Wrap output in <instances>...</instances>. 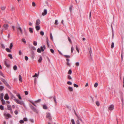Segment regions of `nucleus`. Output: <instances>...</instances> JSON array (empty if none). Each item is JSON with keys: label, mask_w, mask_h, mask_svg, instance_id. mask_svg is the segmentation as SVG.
Listing matches in <instances>:
<instances>
[{"label": "nucleus", "mask_w": 124, "mask_h": 124, "mask_svg": "<svg viewBox=\"0 0 124 124\" xmlns=\"http://www.w3.org/2000/svg\"><path fill=\"white\" fill-rule=\"evenodd\" d=\"M114 106L113 105H111L108 108V109L110 110H113L114 109Z\"/></svg>", "instance_id": "1a4fd4ad"}, {"label": "nucleus", "mask_w": 124, "mask_h": 124, "mask_svg": "<svg viewBox=\"0 0 124 124\" xmlns=\"http://www.w3.org/2000/svg\"><path fill=\"white\" fill-rule=\"evenodd\" d=\"M19 79L20 81L22 82V78L21 76L20 75L19 76Z\"/></svg>", "instance_id": "412c9836"}, {"label": "nucleus", "mask_w": 124, "mask_h": 124, "mask_svg": "<svg viewBox=\"0 0 124 124\" xmlns=\"http://www.w3.org/2000/svg\"><path fill=\"white\" fill-rule=\"evenodd\" d=\"M13 69L14 70H16L17 69V66L16 65H15L14 66V67H13Z\"/></svg>", "instance_id": "b1692460"}, {"label": "nucleus", "mask_w": 124, "mask_h": 124, "mask_svg": "<svg viewBox=\"0 0 124 124\" xmlns=\"http://www.w3.org/2000/svg\"><path fill=\"white\" fill-rule=\"evenodd\" d=\"M6 50L8 52H11V50L8 48H6Z\"/></svg>", "instance_id": "a878e982"}, {"label": "nucleus", "mask_w": 124, "mask_h": 124, "mask_svg": "<svg viewBox=\"0 0 124 124\" xmlns=\"http://www.w3.org/2000/svg\"><path fill=\"white\" fill-rule=\"evenodd\" d=\"M96 104L98 106H99L100 105V103L98 101H97L96 102Z\"/></svg>", "instance_id": "8fccbe9b"}, {"label": "nucleus", "mask_w": 124, "mask_h": 124, "mask_svg": "<svg viewBox=\"0 0 124 124\" xmlns=\"http://www.w3.org/2000/svg\"><path fill=\"white\" fill-rule=\"evenodd\" d=\"M74 50V47L73 46H71V51L72 53H73V52Z\"/></svg>", "instance_id": "4c0bfd02"}, {"label": "nucleus", "mask_w": 124, "mask_h": 124, "mask_svg": "<svg viewBox=\"0 0 124 124\" xmlns=\"http://www.w3.org/2000/svg\"><path fill=\"white\" fill-rule=\"evenodd\" d=\"M67 77H68V78L69 79H72V78H71V76L70 75H68Z\"/></svg>", "instance_id": "c9c22d12"}, {"label": "nucleus", "mask_w": 124, "mask_h": 124, "mask_svg": "<svg viewBox=\"0 0 124 124\" xmlns=\"http://www.w3.org/2000/svg\"><path fill=\"white\" fill-rule=\"evenodd\" d=\"M40 23V21L39 19H38L36 21V24L37 25H39Z\"/></svg>", "instance_id": "9d476101"}, {"label": "nucleus", "mask_w": 124, "mask_h": 124, "mask_svg": "<svg viewBox=\"0 0 124 124\" xmlns=\"http://www.w3.org/2000/svg\"><path fill=\"white\" fill-rule=\"evenodd\" d=\"M47 10L46 9H44L42 13V14L43 16H44L46 15L47 14Z\"/></svg>", "instance_id": "6e6552de"}, {"label": "nucleus", "mask_w": 124, "mask_h": 124, "mask_svg": "<svg viewBox=\"0 0 124 124\" xmlns=\"http://www.w3.org/2000/svg\"><path fill=\"white\" fill-rule=\"evenodd\" d=\"M98 85V83H95L94 85V87H97Z\"/></svg>", "instance_id": "a18cd8bd"}, {"label": "nucleus", "mask_w": 124, "mask_h": 124, "mask_svg": "<svg viewBox=\"0 0 124 124\" xmlns=\"http://www.w3.org/2000/svg\"><path fill=\"white\" fill-rule=\"evenodd\" d=\"M41 101V99H39L35 101V103L39 102H40Z\"/></svg>", "instance_id": "cd10ccee"}, {"label": "nucleus", "mask_w": 124, "mask_h": 124, "mask_svg": "<svg viewBox=\"0 0 124 124\" xmlns=\"http://www.w3.org/2000/svg\"><path fill=\"white\" fill-rule=\"evenodd\" d=\"M35 28L37 31H38L40 29V27L38 25H37L35 26Z\"/></svg>", "instance_id": "dca6fc26"}, {"label": "nucleus", "mask_w": 124, "mask_h": 124, "mask_svg": "<svg viewBox=\"0 0 124 124\" xmlns=\"http://www.w3.org/2000/svg\"><path fill=\"white\" fill-rule=\"evenodd\" d=\"M14 100L18 104H19L21 105L23 104V103L22 101H19L18 100L16 99H14Z\"/></svg>", "instance_id": "f03ea898"}, {"label": "nucleus", "mask_w": 124, "mask_h": 124, "mask_svg": "<svg viewBox=\"0 0 124 124\" xmlns=\"http://www.w3.org/2000/svg\"><path fill=\"white\" fill-rule=\"evenodd\" d=\"M0 75L2 76L4 78L5 77V76L4 75L3 73L1 71H0Z\"/></svg>", "instance_id": "e433bc0d"}, {"label": "nucleus", "mask_w": 124, "mask_h": 124, "mask_svg": "<svg viewBox=\"0 0 124 124\" xmlns=\"http://www.w3.org/2000/svg\"><path fill=\"white\" fill-rule=\"evenodd\" d=\"M2 102V104L3 105H4L5 104V101L3 100L2 101H1Z\"/></svg>", "instance_id": "6e6d98bb"}, {"label": "nucleus", "mask_w": 124, "mask_h": 124, "mask_svg": "<svg viewBox=\"0 0 124 124\" xmlns=\"http://www.w3.org/2000/svg\"><path fill=\"white\" fill-rule=\"evenodd\" d=\"M32 5L33 7H35L36 6V4L34 2H33L32 3Z\"/></svg>", "instance_id": "338daca9"}, {"label": "nucleus", "mask_w": 124, "mask_h": 124, "mask_svg": "<svg viewBox=\"0 0 124 124\" xmlns=\"http://www.w3.org/2000/svg\"><path fill=\"white\" fill-rule=\"evenodd\" d=\"M73 85L74 87H76L77 88L78 87V85H77L75 84H73Z\"/></svg>", "instance_id": "37998d69"}, {"label": "nucleus", "mask_w": 124, "mask_h": 124, "mask_svg": "<svg viewBox=\"0 0 124 124\" xmlns=\"http://www.w3.org/2000/svg\"><path fill=\"white\" fill-rule=\"evenodd\" d=\"M64 56L66 58H70V56L69 55H64Z\"/></svg>", "instance_id": "69168bd1"}, {"label": "nucleus", "mask_w": 124, "mask_h": 124, "mask_svg": "<svg viewBox=\"0 0 124 124\" xmlns=\"http://www.w3.org/2000/svg\"><path fill=\"white\" fill-rule=\"evenodd\" d=\"M16 28L17 30L21 34H23L21 28L20 26L19 25H18V26L16 27Z\"/></svg>", "instance_id": "20e7f679"}, {"label": "nucleus", "mask_w": 124, "mask_h": 124, "mask_svg": "<svg viewBox=\"0 0 124 124\" xmlns=\"http://www.w3.org/2000/svg\"><path fill=\"white\" fill-rule=\"evenodd\" d=\"M8 109L9 110H10V112L12 114L13 113V112L12 111L11 106L10 105H7Z\"/></svg>", "instance_id": "423d86ee"}, {"label": "nucleus", "mask_w": 124, "mask_h": 124, "mask_svg": "<svg viewBox=\"0 0 124 124\" xmlns=\"http://www.w3.org/2000/svg\"><path fill=\"white\" fill-rule=\"evenodd\" d=\"M5 85L9 88L10 89L11 88V87L9 85L8 83L7 82L5 84H4Z\"/></svg>", "instance_id": "2eb2a0df"}, {"label": "nucleus", "mask_w": 124, "mask_h": 124, "mask_svg": "<svg viewBox=\"0 0 124 124\" xmlns=\"http://www.w3.org/2000/svg\"><path fill=\"white\" fill-rule=\"evenodd\" d=\"M79 63L78 62H76L75 64L77 66H78L79 65Z\"/></svg>", "instance_id": "0e129e2a"}, {"label": "nucleus", "mask_w": 124, "mask_h": 124, "mask_svg": "<svg viewBox=\"0 0 124 124\" xmlns=\"http://www.w3.org/2000/svg\"><path fill=\"white\" fill-rule=\"evenodd\" d=\"M67 84L69 85H71L72 84V83L70 81H68L67 82Z\"/></svg>", "instance_id": "ea45409f"}, {"label": "nucleus", "mask_w": 124, "mask_h": 124, "mask_svg": "<svg viewBox=\"0 0 124 124\" xmlns=\"http://www.w3.org/2000/svg\"><path fill=\"white\" fill-rule=\"evenodd\" d=\"M23 121H27L28 120L27 118L26 117H24L23 119Z\"/></svg>", "instance_id": "052dcab7"}, {"label": "nucleus", "mask_w": 124, "mask_h": 124, "mask_svg": "<svg viewBox=\"0 0 124 124\" xmlns=\"http://www.w3.org/2000/svg\"><path fill=\"white\" fill-rule=\"evenodd\" d=\"M68 39L69 42L70 43H71V39L69 37H68Z\"/></svg>", "instance_id": "5fc2aeb1"}, {"label": "nucleus", "mask_w": 124, "mask_h": 124, "mask_svg": "<svg viewBox=\"0 0 124 124\" xmlns=\"http://www.w3.org/2000/svg\"><path fill=\"white\" fill-rule=\"evenodd\" d=\"M0 109L1 110H4V107L2 105H0Z\"/></svg>", "instance_id": "7c9ffc66"}, {"label": "nucleus", "mask_w": 124, "mask_h": 124, "mask_svg": "<svg viewBox=\"0 0 124 124\" xmlns=\"http://www.w3.org/2000/svg\"><path fill=\"white\" fill-rule=\"evenodd\" d=\"M42 60V57L41 56H40L39 59L38 60V61L40 63L41 62Z\"/></svg>", "instance_id": "aec40b11"}, {"label": "nucleus", "mask_w": 124, "mask_h": 124, "mask_svg": "<svg viewBox=\"0 0 124 124\" xmlns=\"http://www.w3.org/2000/svg\"><path fill=\"white\" fill-rule=\"evenodd\" d=\"M4 98L5 100H8L9 99V97L8 93H6L5 94Z\"/></svg>", "instance_id": "9b49d317"}, {"label": "nucleus", "mask_w": 124, "mask_h": 124, "mask_svg": "<svg viewBox=\"0 0 124 124\" xmlns=\"http://www.w3.org/2000/svg\"><path fill=\"white\" fill-rule=\"evenodd\" d=\"M69 90L70 91H73V89L72 87H68Z\"/></svg>", "instance_id": "bb28decb"}, {"label": "nucleus", "mask_w": 124, "mask_h": 124, "mask_svg": "<svg viewBox=\"0 0 124 124\" xmlns=\"http://www.w3.org/2000/svg\"><path fill=\"white\" fill-rule=\"evenodd\" d=\"M50 50L51 52L53 54L54 53V51L53 49H51Z\"/></svg>", "instance_id": "bf43d9fd"}, {"label": "nucleus", "mask_w": 124, "mask_h": 124, "mask_svg": "<svg viewBox=\"0 0 124 124\" xmlns=\"http://www.w3.org/2000/svg\"><path fill=\"white\" fill-rule=\"evenodd\" d=\"M43 108L45 109H47V106L45 105H43Z\"/></svg>", "instance_id": "4be33fe9"}, {"label": "nucleus", "mask_w": 124, "mask_h": 124, "mask_svg": "<svg viewBox=\"0 0 124 124\" xmlns=\"http://www.w3.org/2000/svg\"><path fill=\"white\" fill-rule=\"evenodd\" d=\"M50 37L51 39L52 40H53V36H52V34L51 33L50 34Z\"/></svg>", "instance_id": "e2e57ef3"}, {"label": "nucleus", "mask_w": 124, "mask_h": 124, "mask_svg": "<svg viewBox=\"0 0 124 124\" xmlns=\"http://www.w3.org/2000/svg\"><path fill=\"white\" fill-rule=\"evenodd\" d=\"M0 80L1 81L3 82L4 84H5L7 82L4 79L2 78H0Z\"/></svg>", "instance_id": "6ab92c4d"}, {"label": "nucleus", "mask_w": 124, "mask_h": 124, "mask_svg": "<svg viewBox=\"0 0 124 124\" xmlns=\"http://www.w3.org/2000/svg\"><path fill=\"white\" fill-rule=\"evenodd\" d=\"M49 40L48 38H47L46 39V41L47 45L48 46H49V44L48 42Z\"/></svg>", "instance_id": "2f4dec72"}, {"label": "nucleus", "mask_w": 124, "mask_h": 124, "mask_svg": "<svg viewBox=\"0 0 124 124\" xmlns=\"http://www.w3.org/2000/svg\"><path fill=\"white\" fill-rule=\"evenodd\" d=\"M6 8V7H1V9L2 10H4Z\"/></svg>", "instance_id": "09e8293b"}, {"label": "nucleus", "mask_w": 124, "mask_h": 124, "mask_svg": "<svg viewBox=\"0 0 124 124\" xmlns=\"http://www.w3.org/2000/svg\"><path fill=\"white\" fill-rule=\"evenodd\" d=\"M74 111H75V114L76 115V116H77V117H78V118L79 119V120H80L81 122H83V120H82V119H81V118L80 117H79V116H78L77 115V114H76V112L74 110Z\"/></svg>", "instance_id": "5701e85b"}, {"label": "nucleus", "mask_w": 124, "mask_h": 124, "mask_svg": "<svg viewBox=\"0 0 124 124\" xmlns=\"http://www.w3.org/2000/svg\"><path fill=\"white\" fill-rule=\"evenodd\" d=\"M13 46L12 43H11L10 44V45L9 46V48L10 49H11L12 48Z\"/></svg>", "instance_id": "c85d7f7f"}, {"label": "nucleus", "mask_w": 124, "mask_h": 124, "mask_svg": "<svg viewBox=\"0 0 124 124\" xmlns=\"http://www.w3.org/2000/svg\"><path fill=\"white\" fill-rule=\"evenodd\" d=\"M4 115L6 119H8V118H11V116L10 114L8 113H4Z\"/></svg>", "instance_id": "f257e3e1"}, {"label": "nucleus", "mask_w": 124, "mask_h": 124, "mask_svg": "<svg viewBox=\"0 0 124 124\" xmlns=\"http://www.w3.org/2000/svg\"><path fill=\"white\" fill-rule=\"evenodd\" d=\"M8 56L11 59H12L13 57L12 55L11 54H8Z\"/></svg>", "instance_id": "72a5a7b5"}, {"label": "nucleus", "mask_w": 124, "mask_h": 124, "mask_svg": "<svg viewBox=\"0 0 124 124\" xmlns=\"http://www.w3.org/2000/svg\"><path fill=\"white\" fill-rule=\"evenodd\" d=\"M40 34L41 35L43 36L44 35V33L43 31H41L40 32Z\"/></svg>", "instance_id": "de8ad7c7"}, {"label": "nucleus", "mask_w": 124, "mask_h": 124, "mask_svg": "<svg viewBox=\"0 0 124 124\" xmlns=\"http://www.w3.org/2000/svg\"><path fill=\"white\" fill-rule=\"evenodd\" d=\"M38 74H37L35 73V75H34L32 77H37L38 76Z\"/></svg>", "instance_id": "13d9d810"}, {"label": "nucleus", "mask_w": 124, "mask_h": 124, "mask_svg": "<svg viewBox=\"0 0 124 124\" xmlns=\"http://www.w3.org/2000/svg\"><path fill=\"white\" fill-rule=\"evenodd\" d=\"M4 62L5 64L7 67H10V65L6 61H5Z\"/></svg>", "instance_id": "f8f14e48"}, {"label": "nucleus", "mask_w": 124, "mask_h": 124, "mask_svg": "<svg viewBox=\"0 0 124 124\" xmlns=\"http://www.w3.org/2000/svg\"><path fill=\"white\" fill-rule=\"evenodd\" d=\"M46 117L48 118L49 120H51L52 119V118L50 113H46Z\"/></svg>", "instance_id": "7ed1b4c3"}, {"label": "nucleus", "mask_w": 124, "mask_h": 124, "mask_svg": "<svg viewBox=\"0 0 124 124\" xmlns=\"http://www.w3.org/2000/svg\"><path fill=\"white\" fill-rule=\"evenodd\" d=\"M73 7V6L72 5H71L69 7V10L71 12L72 9V8Z\"/></svg>", "instance_id": "c756f323"}, {"label": "nucleus", "mask_w": 124, "mask_h": 124, "mask_svg": "<svg viewBox=\"0 0 124 124\" xmlns=\"http://www.w3.org/2000/svg\"><path fill=\"white\" fill-rule=\"evenodd\" d=\"M30 107L31 109L34 112H36L37 113H38V111L32 105H30Z\"/></svg>", "instance_id": "39448f33"}, {"label": "nucleus", "mask_w": 124, "mask_h": 124, "mask_svg": "<svg viewBox=\"0 0 124 124\" xmlns=\"http://www.w3.org/2000/svg\"><path fill=\"white\" fill-rule=\"evenodd\" d=\"M22 41L23 42H24V43H26V41L24 39H22Z\"/></svg>", "instance_id": "680f3d73"}, {"label": "nucleus", "mask_w": 124, "mask_h": 124, "mask_svg": "<svg viewBox=\"0 0 124 124\" xmlns=\"http://www.w3.org/2000/svg\"><path fill=\"white\" fill-rule=\"evenodd\" d=\"M53 99L54 100V101L55 103V105H56L57 102L56 101V97L55 95H54L53 96Z\"/></svg>", "instance_id": "f3484780"}, {"label": "nucleus", "mask_w": 124, "mask_h": 124, "mask_svg": "<svg viewBox=\"0 0 124 124\" xmlns=\"http://www.w3.org/2000/svg\"><path fill=\"white\" fill-rule=\"evenodd\" d=\"M37 51L38 53H40L41 52V51L39 48H38V49L37 50Z\"/></svg>", "instance_id": "58836bf2"}, {"label": "nucleus", "mask_w": 124, "mask_h": 124, "mask_svg": "<svg viewBox=\"0 0 124 124\" xmlns=\"http://www.w3.org/2000/svg\"><path fill=\"white\" fill-rule=\"evenodd\" d=\"M71 122L72 124H75L74 120L73 119H71Z\"/></svg>", "instance_id": "49530a36"}, {"label": "nucleus", "mask_w": 124, "mask_h": 124, "mask_svg": "<svg viewBox=\"0 0 124 124\" xmlns=\"http://www.w3.org/2000/svg\"><path fill=\"white\" fill-rule=\"evenodd\" d=\"M17 96L20 99H21L22 98L20 96V94H18V95H17Z\"/></svg>", "instance_id": "603ef678"}, {"label": "nucleus", "mask_w": 124, "mask_h": 124, "mask_svg": "<svg viewBox=\"0 0 124 124\" xmlns=\"http://www.w3.org/2000/svg\"><path fill=\"white\" fill-rule=\"evenodd\" d=\"M76 123H77V124H80L79 121V120L78 119L77 120Z\"/></svg>", "instance_id": "774afa93"}, {"label": "nucleus", "mask_w": 124, "mask_h": 124, "mask_svg": "<svg viewBox=\"0 0 124 124\" xmlns=\"http://www.w3.org/2000/svg\"><path fill=\"white\" fill-rule=\"evenodd\" d=\"M58 21L57 20H56L55 21V23L54 24L55 25H57L58 24Z\"/></svg>", "instance_id": "a19ab883"}, {"label": "nucleus", "mask_w": 124, "mask_h": 124, "mask_svg": "<svg viewBox=\"0 0 124 124\" xmlns=\"http://www.w3.org/2000/svg\"><path fill=\"white\" fill-rule=\"evenodd\" d=\"M76 49L77 52H78V53H79V50L78 49L77 46H76Z\"/></svg>", "instance_id": "79ce46f5"}, {"label": "nucleus", "mask_w": 124, "mask_h": 124, "mask_svg": "<svg viewBox=\"0 0 124 124\" xmlns=\"http://www.w3.org/2000/svg\"><path fill=\"white\" fill-rule=\"evenodd\" d=\"M114 43L113 42H112V43L111 45V48H113L114 47Z\"/></svg>", "instance_id": "c03bdc74"}, {"label": "nucleus", "mask_w": 124, "mask_h": 124, "mask_svg": "<svg viewBox=\"0 0 124 124\" xmlns=\"http://www.w3.org/2000/svg\"><path fill=\"white\" fill-rule=\"evenodd\" d=\"M29 30L31 33H33V30L32 28H29Z\"/></svg>", "instance_id": "a211bd4d"}, {"label": "nucleus", "mask_w": 124, "mask_h": 124, "mask_svg": "<svg viewBox=\"0 0 124 124\" xmlns=\"http://www.w3.org/2000/svg\"><path fill=\"white\" fill-rule=\"evenodd\" d=\"M25 59L26 61H27L28 60V58L27 56H26L25 57Z\"/></svg>", "instance_id": "4d7b16f0"}, {"label": "nucleus", "mask_w": 124, "mask_h": 124, "mask_svg": "<svg viewBox=\"0 0 124 124\" xmlns=\"http://www.w3.org/2000/svg\"><path fill=\"white\" fill-rule=\"evenodd\" d=\"M9 26L8 24H5L4 25L3 27L5 30H7L8 29Z\"/></svg>", "instance_id": "0eeeda50"}, {"label": "nucleus", "mask_w": 124, "mask_h": 124, "mask_svg": "<svg viewBox=\"0 0 124 124\" xmlns=\"http://www.w3.org/2000/svg\"><path fill=\"white\" fill-rule=\"evenodd\" d=\"M19 122L21 124L23 123H24V121L23 120H21Z\"/></svg>", "instance_id": "3c124183"}, {"label": "nucleus", "mask_w": 124, "mask_h": 124, "mask_svg": "<svg viewBox=\"0 0 124 124\" xmlns=\"http://www.w3.org/2000/svg\"><path fill=\"white\" fill-rule=\"evenodd\" d=\"M5 85L9 88L10 89L11 88V87L9 85L8 83L7 82L5 84H4Z\"/></svg>", "instance_id": "4468645a"}, {"label": "nucleus", "mask_w": 124, "mask_h": 124, "mask_svg": "<svg viewBox=\"0 0 124 124\" xmlns=\"http://www.w3.org/2000/svg\"><path fill=\"white\" fill-rule=\"evenodd\" d=\"M40 49H41L40 50L41 51L43 52L44 51V48H43V47L42 46H41Z\"/></svg>", "instance_id": "864d4df0"}, {"label": "nucleus", "mask_w": 124, "mask_h": 124, "mask_svg": "<svg viewBox=\"0 0 124 124\" xmlns=\"http://www.w3.org/2000/svg\"><path fill=\"white\" fill-rule=\"evenodd\" d=\"M72 73V70L71 69H70L69 70L68 72V74H69L70 75Z\"/></svg>", "instance_id": "473e14b6"}, {"label": "nucleus", "mask_w": 124, "mask_h": 124, "mask_svg": "<svg viewBox=\"0 0 124 124\" xmlns=\"http://www.w3.org/2000/svg\"><path fill=\"white\" fill-rule=\"evenodd\" d=\"M33 45L35 46H36L37 45V42L35 41H34L33 42Z\"/></svg>", "instance_id": "f704fd0d"}, {"label": "nucleus", "mask_w": 124, "mask_h": 124, "mask_svg": "<svg viewBox=\"0 0 124 124\" xmlns=\"http://www.w3.org/2000/svg\"><path fill=\"white\" fill-rule=\"evenodd\" d=\"M3 93H1L0 94V99L1 101H2L3 100Z\"/></svg>", "instance_id": "ddd939ff"}, {"label": "nucleus", "mask_w": 124, "mask_h": 124, "mask_svg": "<svg viewBox=\"0 0 124 124\" xmlns=\"http://www.w3.org/2000/svg\"><path fill=\"white\" fill-rule=\"evenodd\" d=\"M89 52L90 54V56H91V53H92V51L91 49V47H90V49H89Z\"/></svg>", "instance_id": "393cba45"}]
</instances>
